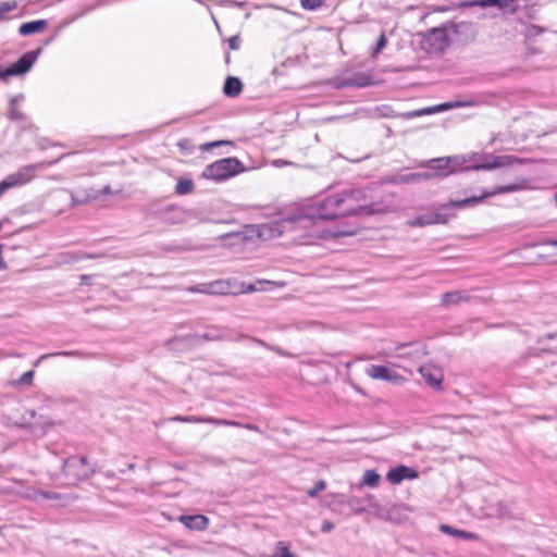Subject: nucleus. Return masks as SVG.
<instances>
[{"mask_svg": "<svg viewBox=\"0 0 557 557\" xmlns=\"http://www.w3.org/2000/svg\"><path fill=\"white\" fill-rule=\"evenodd\" d=\"M366 209L367 202L363 190L350 189L324 198H317L298 208L290 215L267 223L249 225L245 232L230 233L224 237L236 236L245 240L256 236L262 240H271L285 232L318 226L339 216L360 214Z\"/></svg>", "mask_w": 557, "mask_h": 557, "instance_id": "obj_1", "label": "nucleus"}, {"mask_svg": "<svg viewBox=\"0 0 557 557\" xmlns=\"http://www.w3.org/2000/svg\"><path fill=\"white\" fill-rule=\"evenodd\" d=\"M520 189V186L517 184L503 185L494 188L491 191H484L480 196H472L461 200H450L449 202L443 205L440 211L425 213L417 216L414 220L410 222L411 226H425L432 224H445L450 219V215L443 212L444 210L449 209H465L467 207H474L481 203L485 198L500 195V194H509Z\"/></svg>", "mask_w": 557, "mask_h": 557, "instance_id": "obj_2", "label": "nucleus"}, {"mask_svg": "<svg viewBox=\"0 0 557 557\" xmlns=\"http://www.w3.org/2000/svg\"><path fill=\"white\" fill-rule=\"evenodd\" d=\"M468 163L466 156H453L431 159L419 164V168H424L425 171L421 172L423 181L433 178L447 177L455 174L460 168Z\"/></svg>", "mask_w": 557, "mask_h": 557, "instance_id": "obj_3", "label": "nucleus"}, {"mask_svg": "<svg viewBox=\"0 0 557 557\" xmlns=\"http://www.w3.org/2000/svg\"><path fill=\"white\" fill-rule=\"evenodd\" d=\"M244 170L243 163L237 158L228 157L208 164L202 172V176L221 182L244 172Z\"/></svg>", "mask_w": 557, "mask_h": 557, "instance_id": "obj_4", "label": "nucleus"}, {"mask_svg": "<svg viewBox=\"0 0 557 557\" xmlns=\"http://www.w3.org/2000/svg\"><path fill=\"white\" fill-rule=\"evenodd\" d=\"M58 160L51 162H42L38 164H28L20 168L16 172H13L7 175L0 182V198L3 194H5L9 189L20 187L29 183L36 175L37 169H44L46 166L55 164Z\"/></svg>", "mask_w": 557, "mask_h": 557, "instance_id": "obj_5", "label": "nucleus"}, {"mask_svg": "<svg viewBox=\"0 0 557 557\" xmlns=\"http://www.w3.org/2000/svg\"><path fill=\"white\" fill-rule=\"evenodd\" d=\"M95 472V468L89 463L85 456H72L63 463V474L67 479L69 484H75L78 481L90 478Z\"/></svg>", "mask_w": 557, "mask_h": 557, "instance_id": "obj_6", "label": "nucleus"}, {"mask_svg": "<svg viewBox=\"0 0 557 557\" xmlns=\"http://www.w3.org/2000/svg\"><path fill=\"white\" fill-rule=\"evenodd\" d=\"M450 45L448 29L446 27H434L428 30L421 40L422 49L430 54L442 53Z\"/></svg>", "mask_w": 557, "mask_h": 557, "instance_id": "obj_7", "label": "nucleus"}, {"mask_svg": "<svg viewBox=\"0 0 557 557\" xmlns=\"http://www.w3.org/2000/svg\"><path fill=\"white\" fill-rule=\"evenodd\" d=\"M492 8L496 7L504 15H512L517 13L519 9L518 0H469L462 1L460 8Z\"/></svg>", "mask_w": 557, "mask_h": 557, "instance_id": "obj_8", "label": "nucleus"}, {"mask_svg": "<svg viewBox=\"0 0 557 557\" xmlns=\"http://www.w3.org/2000/svg\"><path fill=\"white\" fill-rule=\"evenodd\" d=\"M41 51L42 49L38 48L36 50L24 53L17 61L7 67V75H10L11 77L27 73L36 62Z\"/></svg>", "mask_w": 557, "mask_h": 557, "instance_id": "obj_9", "label": "nucleus"}, {"mask_svg": "<svg viewBox=\"0 0 557 557\" xmlns=\"http://www.w3.org/2000/svg\"><path fill=\"white\" fill-rule=\"evenodd\" d=\"M173 422L184 423H210L216 426H239L240 424L234 420L220 419L214 417H198V416H174L170 418Z\"/></svg>", "mask_w": 557, "mask_h": 557, "instance_id": "obj_10", "label": "nucleus"}, {"mask_svg": "<svg viewBox=\"0 0 557 557\" xmlns=\"http://www.w3.org/2000/svg\"><path fill=\"white\" fill-rule=\"evenodd\" d=\"M366 374L374 380H382L394 384L404 382V377L386 366L371 364L366 369Z\"/></svg>", "mask_w": 557, "mask_h": 557, "instance_id": "obj_11", "label": "nucleus"}, {"mask_svg": "<svg viewBox=\"0 0 557 557\" xmlns=\"http://www.w3.org/2000/svg\"><path fill=\"white\" fill-rule=\"evenodd\" d=\"M492 162L488 163H474L473 165L465 166V171L469 170H493L496 168H505L513 164L518 161V159L513 156H496V157H488Z\"/></svg>", "mask_w": 557, "mask_h": 557, "instance_id": "obj_12", "label": "nucleus"}, {"mask_svg": "<svg viewBox=\"0 0 557 557\" xmlns=\"http://www.w3.org/2000/svg\"><path fill=\"white\" fill-rule=\"evenodd\" d=\"M418 472L413 468L407 467V466H397L395 468H392L387 474L386 479L392 484H399L404 480H414L418 478Z\"/></svg>", "mask_w": 557, "mask_h": 557, "instance_id": "obj_13", "label": "nucleus"}, {"mask_svg": "<svg viewBox=\"0 0 557 557\" xmlns=\"http://www.w3.org/2000/svg\"><path fill=\"white\" fill-rule=\"evenodd\" d=\"M25 99L23 94H16L9 99L8 117L13 122L24 123L27 115L18 109L20 103Z\"/></svg>", "mask_w": 557, "mask_h": 557, "instance_id": "obj_14", "label": "nucleus"}, {"mask_svg": "<svg viewBox=\"0 0 557 557\" xmlns=\"http://www.w3.org/2000/svg\"><path fill=\"white\" fill-rule=\"evenodd\" d=\"M191 290L202 294L221 295L228 293V285L224 281H214L211 283L198 284Z\"/></svg>", "mask_w": 557, "mask_h": 557, "instance_id": "obj_15", "label": "nucleus"}, {"mask_svg": "<svg viewBox=\"0 0 557 557\" xmlns=\"http://www.w3.org/2000/svg\"><path fill=\"white\" fill-rule=\"evenodd\" d=\"M180 522H182L186 528L196 531H203L208 528L209 519L203 515H182L178 518Z\"/></svg>", "mask_w": 557, "mask_h": 557, "instance_id": "obj_16", "label": "nucleus"}, {"mask_svg": "<svg viewBox=\"0 0 557 557\" xmlns=\"http://www.w3.org/2000/svg\"><path fill=\"white\" fill-rule=\"evenodd\" d=\"M419 372L430 386L441 388L443 375L440 370L433 369L430 366H421Z\"/></svg>", "mask_w": 557, "mask_h": 557, "instance_id": "obj_17", "label": "nucleus"}, {"mask_svg": "<svg viewBox=\"0 0 557 557\" xmlns=\"http://www.w3.org/2000/svg\"><path fill=\"white\" fill-rule=\"evenodd\" d=\"M243 90V83L238 77L228 76L223 86V92L225 96L235 98L240 95Z\"/></svg>", "mask_w": 557, "mask_h": 557, "instance_id": "obj_18", "label": "nucleus"}, {"mask_svg": "<svg viewBox=\"0 0 557 557\" xmlns=\"http://www.w3.org/2000/svg\"><path fill=\"white\" fill-rule=\"evenodd\" d=\"M468 300V296L462 290L447 292L442 296V306L448 308Z\"/></svg>", "mask_w": 557, "mask_h": 557, "instance_id": "obj_19", "label": "nucleus"}, {"mask_svg": "<svg viewBox=\"0 0 557 557\" xmlns=\"http://www.w3.org/2000/svg\"><path fill=\"white\" fill-rule=\"evenodd\" d=\"M440 530L445 534H448L454 537H460L466 541H474L478 539V535L475 533L468 532L465 530L455 529L448 524H441Z\"/></svg>", "mask_w": 557, "mask_h": 557, "instance_id": "obj_20", "label": "nucleus"}, {"mask_svg": "<svg viewBox=\"0 0 557 557\" xmlns=\"http://www.w3.org/2000/svg\"><path fill=\"white\" fill-rule=\"evenodd\" d=\"M46 26H47V21H45V20L32 21V22L23 23L20 26L18 33L22 36H29L32 34L41 32Z\"/></svg>", "mask_w": 557, "mask_h": 557, "instance_id": "obj_21", "label": "nucleus"}, {"mask_svg": "<svg viewBox=\"0 0 557 557\" xmlns=\"http://www.w3.org/2000/svg\"><path fill=\"white\" fill-rule=\"evenodd\" d=\"M478 102L474 99H468V100H457V101H449V102H443L441 104L434 106V109L436 110V113L447 111L450 109L456 108H469L476 106Z\"/></svg>", "mask_w": 557, "mask_h": 557, "instance_id": "obj_22", "label": "nucleus"}, {"mask_svg": "<svg viewBox=\"0 0 557 557\" xmlns=\"http://www.w3.org/2000/svg\"><path fill=\"white\" fill-rule=\"evenodd\" d=\"M381 476L375 470H366L359 486L376 487L380 483Z\"/></svg>", "mask_w": 557, "mask_h": 557, "instance_id": "obj_23", "label": "nucleus"}, {"mask_svg": "<svg viewBox=\"0 0 557 557\" xmlns=\"http://www.w3.org/2000/svg\"><path fill=\"white\" fill-rule=\"evenodd\" d=\"M59 356H63V357H78V358H85V359L91 357V355L85 354V352H82V351H78V350L57 351V352H51V354H46V355L40 356V358L36 361L35 366H37L44 359L51 358V357H59Z\"/></svg>", "mask_w": 557, "mask_h": 557, "instance_id": "obj_24", "label": "nucleus"}, {"mask_svg": "<svg viewBox=\"0 0 557 557\" xmlns=\"http://www.w3.org/2000/svg\"><path fill=\"white\" fill-rule=\"evenodd\" d=\"M394 182L399 183V184H416V183L423 182V175L421 172L401 174V175L396 176Z\"/></svg>", "mask_w": 557, "mask_h": 557, "instance_id": "obj_25", "label": "nucleus"}, {"mask_svg": "<svg viewBox=\"0 0 557 557\" xmlns=\"http://www.w3.org/2000/svg\"><path fill=\"white\" fill-rule=\"evenodd\" d=\"M194 190V183L191 180L188 178H180L175 191L178 195H187L190 194Z\"/></svg>", "mask_w": 557, "mask_h": 557, "instance_id": "obj_26", "label": "nucleus"}, {"mask_svg": "<svg viewBox=\"0 0 557 557\" xmlns=\"http://www.w3.org/2000/svg\"><path fill=\"white\" fill-rule=\"evenodd\" d=\"M273 557H297L289 552L288 544L284 541L277 542Z\"/></svg>", "mask_w": 557, "mask_h": 557, "instance_id": "obj_27", "label": "nucleus"}, {"mask_svg": "<svg viewBox=\"0 0 557 557\" xmlns=\"http://www.w3.org/2000/svg\"><path fill=\"white\" fill-rule=\"evenodd\" d=\"M433 113H436V110L434 109V106L406 112V113H404V116L406 119H413V117H419V116H422V115H428V114H433Z\"/></svg>", "mask_w": 557, "mask_h": 557, "instance_id": "obj_28", "label": "nucleus"}, {"mask_svg": "<svg viewBox=\"0 0 557 557\" xmlns=\"http://www.w3.org/2000/svg\"><path fill=\"white\" fill-rule=\"evenodd\" d=\"M487 157H495V156L492 153H482V154L472 153L470 156H466V158L468 159V162L475 161V163L492 162V160Z\"/></svg>", "mask_w": 557, "mask_h": 557, "instance_id": "obj_29", "label": "nucleus"}, {"mask_svg": "<svg viewBox=\"0 0 557 557\" xmlns=\"http://www.w3.org/2000/svg\"><path fill=\"white\" fill-rule=\"evenodd\" d=\"M326 488V483L324 480H319L314 483V486L308 490L307 494L309 497L314 498Z\"/></svg>", "mask_w": 557, "mask_h": 557, "instance_id": "obj_30", "label": "nucleus"}, {"mask_svg": "<svg viewBox=\"0 0 557 557\" xmlns=\"http://www.w3.org/2000/svg\"><path fill=\"white\" fill-rule=\"evenodd\" d=\"M16 8L15 1H7L0 4V20L4 17V15Z\"/></svg>", "mask_w": 557, "mask_h": 557, "instance_id": "obj_31", "label": "nucleus"}, {"mask_svg": "<svg viewBox=\"0 0 557 557\" xmlns=\"http://www.w3.org/2000/svg\"><path fill=\"white\" fill-rule=\"evenodd\" d=\"M387 45V38L382 34L372 51V57H376Z\"/></svg>", "mask_w": 557, "mask_h": 557, "instance_id": "obj_32", "label": "nucleus"}, {"mask_svg": "<svg viewBox=\"0 0 557 557\" xmlns=\"http://www.w3.org/2000/svg\"><path fill=\"white\" fill-rule=\"evenodd\" d=\"M324 0H300L301 7L307 10H315L323 4Z\"/></svg>", "mask_w": 557, "mask_h": 557, "instance_id": "obj_33", "label": "nucleus"}, {"mask_svg": "<svg viewBox=\"0 0 557 557\" xmlns=\"http://www.w3.org/2000/svg\"><path fill=\"white\" fill-rule=\"evenodd\" d=\"M224 145H232V143L227 141V140H216V141H211V143H205L200 146V149L203 151H209L214 147H220V146H224Z\"/></svg>", "mask_w": 557, "mask_h": 557, "instance_id": "obj_34", "label": "nucleus"}, {"mask_svg": "<svg viewBox=\"0 0 557 557\" xmlns=\"http://www.w3.org/2000/svg\"><path fill=\"white\" fill-rule=\"evenodd\" d=\"M228 47L232 50H238L240 48L242 39L238 35L228 38Z\"/></svg>", "mask_w": 557, "mask_h": 557, "instance_id": "obj_35", "label": "nucleus"}, {"mask_svg": "<svg viewBox=\"0 0 557 557\" xmlns=\"http://www.w3.org/2000/svg\"><path fill=\"white\" fill-rule=\"evenodd\" d=\"M33 379H34V371H27V372L23 373V375L21 376L20 383L27 385L33 382Z\"/></svg>", "mask_w": 557, "mask_h": 557, "instance_id": "obj_36", "label": "nucleus"}, {"mask_svg": "<svg viewBox=\"0 0 557 557\" xmlns=\"http://www.w3.org/2000/svg\"><path fill=\"white\" fill-rule=\"evenodd\" d=\"M84 257L85 256L81 255V253H69L66 261H69V262H76V261L82 260Z\"/></svg>", "mask_w": 557, "mask_h": 557, "instance_id": "obj_37", "label": "nucleus"}, {"mask_svg": "<svg viewBox=\"0 0 557 557\" xmlns=\"http://www.w3.org/2000/svg\"><path fill=\"white\" fill-rule=\"evenodd\" d=\"M37 494L40 495L41 497L46 498V499H54L57 498V495L51 493V492H47V491H37Z\"/></svg>", "mask_w": 557, "mask_h": 557, "instance_id": "obj_38", "label": "nucleus"}, {"mask_svg": "<svg viewBox=\"0 0 557 557\" xmlns=\"http://www.w3.org/2000/svg\"><path fill=\"white\" fill-rule=\"evenodd\" d=\"M334 529V524L330 521H324L321 525V531L324 533L331 532Z\"/></svg>", "mask_w": 557, "mask_h": 557, "instance_id": "obj_39", "label": "nucleus"}, {"mask_svg": "<svg viewBox=\"0 0 557 557\" xmlns=\"http://www.w3.org/2000/svg\"><path fill=\"white\" fill-rule=\"evenodd\" d=\"M202 337L206 338V339H209V341H214V339L223 338L222 335H216V334H213V333H205L202 335Z\"/></svg>", "mask_w": 557, "mask_h": 557, "instance_id": "obj_40", "label": "nucleus"}, {"mask_svg": "<svg viewBox=\"0 0 557 557\" xmlns=\"http://www.w3.org/2000/svg\"><path fill=\"white\" fill-rule=\"evenodd\" d=\"M238 423L240 424L238 428H245V429L250 430V431L259 432V428L256 424H250V423L243 424L240 422H238Z\"/></svg>", "mask_w": 557, "mask_h": 557, "instance_id": "obj_41", "label": "nucleus"}, {"mask_svg": "<svg viewBox=\"0 0 557 557\" xmlns=\"http://www.w3.org/2000/svg\"><path fill=\"white\" fill-rule=\"evenodd\" d=\"M10 75H7V69H2L0 66V79L7 82L9 79Z\"/></svg>", "mask_w": 557, "mask_h": 557, "instance_id": "obj_42", "label": "nucleus"}, {"mask_svg": "<svg viewBox=\"0 0 557 557\" xmlns=\"http://www.w3.org/2000/svg\"><path fill=\"white\" fill-rule=\"evenodd\" d=\"M356 85H357V86H359V87H363V86L369 85V82H368V79H367V78H362V79L358 81V82L356 83Z\"/></svg>", "mask_w": 557, "mask_h": 557, "instance_id": "obj_43", "label": "nucleus"}, {"mask_svg": "<svg viewBox=\"0 0 557 557\" xmlns=\"http://www.w3.org/2000/svg\"><path fill=\"white\" fill-rule=\"evenodd\" d=\"M543 245L557 246V239H546Z\"/></svg>", "mask_w": 557, "mask_h": 557, "instance_id": "obj_44", "label": "nucleus"}, {"mask_svg": "<svg viewBox=\"0 0 557 557\" xmlns=\"http://www.w3.org/2000/svg\"><path fill=\"white\" fill-rule=\"evenodd\" d=\"M72 200L74 205H83L86 202V199L75 198L74 196L72 197Z\"/></svg>", "mask_w": 557, "mask_h": 557, "instance_id": "obj_45", "label": "nucleus"}, {"mask_svg": "<svg viewBox=\"0 0 557 557\" xmlns=\"http://www.w3.org/2000/svg\"><path fill=\"white\" fill-rule=\"evenodd\" d=\"M5 268V263L2 259V245L0 244V270Z\"/></svg>", "mask_w": 557, "mask_h": 557, "instance_id": "obj_46", "label": "nucleus"}, {"mask_svg": "<svg viewBox=\"0 0 557 557\" xmlns=\"http://www.w3.org/2000/svg\"><path fill=\"white\" fill-rule=\"evenodd\" d=\"M399 509H400V507H398V506H393V507L389 509V519H392V515H393L394 512H398V511H399Z\"/></svg>", "mask_w": 557, "mask_h": 557, "instance_id": "obj_47", "label": "nucleus"}, {"mask_svg": "<svg viewBox=\"0 0 557 557\" xmlns=\"http://www.w3.org/2000/svg\"><path fill=\"white\" fill-rule=\"evenodd\" d=\"M247 290L255 292V290H257V288L253 285H249Z\"/></svg>", "mask_w": 557, "mask_h": 557, "instance_id": "obj_48", "label": "nucleus"}, {"mask_svg": "<svg viewBox=\"0 0 557 557\" xmlns=\"http://www.w3.org/2000/svg\"><path fill=\"white\" fill-rule=\"evenodd\" d=\"M109 191H110V187H109V186H108V187H104L103 193H104V194H108Z\"/></svg>", "mask_w": 557, "mask_h": 557, "instance_id": "obj_49", "label": "nucleus"}, {"mask_svg": "<svg viewBox=\"0 0 557 557\" xmlns=\"http://www.w3.org/2000/svg\"><path fill=\"white\" fill-rule=\"evenodd\" d=\"M351 233H352V232H341L339 234H341V235H349V234H351Z\"/></svg>", "mask_w": 557, "mask_h": 557, "instance_id": "obj_50", "label": "nucleus"}, {"mask_svg": "<svg viewBox=\"0 0 557 557\" xmlns=\"http://www.w3.org/2000/svg\"><path fill=\"white\" fill-rule=\"evenodd\" d=\"M554 199H555V202H556V205H557V191H556V193H555V195H554Z\"/></svg>", "mask_w": 557, "mask_h": 557, "instance_id": "obj_51", "label": "nucleus"}, {"mask_svg": "<svg viewBox=\"0 0 557 557\" xmlns=\"http://www.w3.org/2000/svg\"><path fill=\"white\" fill-rule=\"evenodd\" d=\"M256 342H257V343H259V344H261V345H263V342H262V341H260V339H256Z\"/></svg>", "mask_w": 557, "mask_h": 557, "instance_id": "obj_52", "label": "nucleus"}]
</instances>
